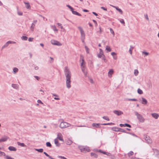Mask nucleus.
I'll return each instance as SVG.
<instances>
[{
  "mask_svg": "<svg viewBox=\"0 0 159 159\" xmlns=\"http://www.w3.org/2000/svg\"><path fill=\"white\" fill-rule=\"evenodd\" d=\"M101 124L99 123H93L92 124L93 126L97 128H100L101 127Z\"/></svg>",
  "mask_w": 159,
  "mask_h": 159,
  "instance_id": "f8f14e48",
  "label": "nucleus"
},
{
  "mask_svg": "<svg viewBox=\"0 0 159 159\" xmlns=\"http://www.w3.org/2000/svg\"><path fill=\"white\" fill-rule=\"evenodd\" d=\"M134 113L135 115L137 116L138 119L140 122L143 123L144 122L145 119L142 115L139 114L136 111H135Z\"/></svg>",
  "mask_w": 159,
  "mask_h": 159,
  "instance_id": "7ed1b4c3",
  "label": "nucleus"
},
{
  "mask_svg": "<svg viewBox=\"0 0 159 159\" xmlns=\"http://www.w3.org/2000/svg\"><path fill=\"white\" fill-rule=\"evenodd\" d=\"M142 53L144 54L145 56H148L149 54V53L146 52H143Z\"/></svg>",
  "mask_w": 159,
  "mask_h": 159,
  "instance_id": "8fccbe9b",
  "label": "nucleus"
},
{
  "mask_svg": "<svg viewBox=\"0 0 159 159\" xmlns=\"http://www.w3.org/2000/svg\"><path fill=\"white\" fill-rule=\"evenodd\" d=\"M91 156L93 157L97 158L98 157V155L96 153L93 152L91 153Z\"/></svg>",
  "mask_w": 159,
  "mask_h": 159,
  "instance_id": "393cba45",
  "label": "nucleus"
},
{
  "mask_svg": "<svg viewBox=\"0 0 159 159\" xmlns=\"http://www.w3.org/2000/svg\"><path fill=\"white\" fill-rule=\"evenodd\" d=\"M113 113L118 116L121 115L123 114V112L120 110H114L113 111Z\"/></svg>",
  "mask_w": 159,
  "mask_h": 159,
  "instance_id": "9d476101",
  "label": "nucleus"
},
{
  "mask_svg": "<svg viewBox=\"0 0 159 159\" xmlns=\"http://www.w3.org/2000/svg\"><path fill=\"white\" fill-rule=\"evenodd\" d=\"M18 69L16 67L14 68V69H13V71L15 73H16V72H17L18 71Z\"/></svg>",
  "mask_w": 159,
  "mask_h": 159,
  "instance_id": "c03bdc74",
  "label": "nucleus"
},
{
  "mask_svg": "<svg viewBox=\"0 0 159 159\" xmlns=\"http://www.w3.org/2000/svg\"><path fill=\"white\" fill-rule=\"evenodd\" d=\"M120 129V128H118L117 127H113L112 128V130L115 131H119Z\"/></svg>",
  "mask_w": 159,
  "mask_h": 159,
  "instance_id": "aec40b11",
  "label": "nucleus"
},
{
  "mask_svg": "<svg viewBox=\"0 0 159 159\" xmlns=\"http://www.w3.org/2000/svg\"><path fill=\"white\" fill-rule=\"evenodd\" d=\"M142 103L144 105H146L147 103V101L144 98H142Z\"/></svg>",
  "mask_w": 159,
  "mask_h": 159,
  "instance_id": "6ab92c4d",
  "label": "nucleus"
},
{
  "mask_svg": "<svg viewBox=\"0 0 159 159\" xmlns=\"http://www.w3.org/2000/svg\"><path fill=\"white\" fill-rule=\"evenodd\" d=\"M18 14L19 15V16H21L23 14V13L22 12H20V11H18Z\"/></svg>",
  "mask_w": 159,
  "mask_h": 159,
  "instance_id": "e2e57ef3",
  "label": "nucleus"
},
{
  "mask_svg": "<svg viewBox=\"0 0 159 159\" xmlns=\"http://www.w3.org/2000/svg\"><path fill=\"white\" fill-rule=\"evenodd\" d=\"M89 65H90V66L91 67H93V62L91 61L90 62V63H89Z\"/></svg>",
  "mask_w": 159,
  "mask_h": 159,
  "instance_id": "a18cd8bd",
  "label": "nucleus"
},
{
  "mask_svg": "<svg viewBox=\"0 0 159 159\" xmlns=\"http://www.w3.org/2000/svg\"><path fill=\"white\" fill-rule=\"evenodd\" d=\"M8 45L7 43H6L4 45H3L2 48V49L3 48L7 47Z\"/></svg>",
  "mask_w": 159,
  "mask_h": 159,
  "instance_id": "79ce46f5",
  "label": "nucleus"
},
{
  "mask_svg": "<svg viewBox=\"0 0 159 159\" xmlns=\"http://www.w3.org/2000/svg\"><path fill=\"white\" fill-rule=\"evenodd\" d=\"M89 81L92 84H93V79L91 78L89 79Z\"/></svg>",
  "mask_w": 159,
  "mask_h": 159,
  "instance_id": "338daca9",
  "label": "nucleus"
},
{
  "mask_svg": "<svg viewBox=\"0 0 159 159\" xmlns=\"http://www.w3.org/2000/svg\"><path fill=\"white\" fill-rule=\"evenodd\" d=\"M118 20H120V22L122 24H125V21L123 19H118Z\"/></svg>",
  "mask_w": 159,
  "mask_h": 159,
  "instance_id": "e433bc0d",
  "label": "nucleus"
},
{
  "mask_svg": "<svg viewBox=\"0 0 159 159\" xmlns=\"http://www.w3.org/2000/svg\"><path fill=\"white\" fill-rule=\"evenodd\" d=\"M8 149L11 151H16L17 150L13 146H10L8 148Z\"/></svg>",
  "mask_w": 159,
  "mask_h": 159,
  "instance_id": "4468645a",
  "label": "nucleus"
},
{
  "mask_svg": "<svg viewBox=\"0 0 159 159\" xmlns=\"http://www.w3.org/2000/svg\"><path fill=\"white\" fill-rule=\"evenodd\" d=\"M124 125H125V126H126V127H128L129 128H131V125L129 124H124Z\"/></svg>",
  "mask_w": 159,
  "mask_h": 159,
  "instance_id": "de8ad7c7",
  "label": "nucleus"
},
{
  "mask_svg": "<svg viewBox=\"0 0 159 159\" xmlns=\"http://www.w3.org/2000/svg\"><path fill=\"white\" fill-rule=\"evenodd\" d=\"M111 54L112 56H114V55H116V53H115V52H111Z\"/></svg>",
  "mask_w": 159,
  "mask_h": 159,
  "instance_id": "0e129e2a",
  "label": "nucleus"
},
{
  "mask_svg": "<svg viewBox=\"0 0 159 159\" xmlns=\"http://www.w3.org/2000/svg\"><path fill=\"white\" fill-rule=\"evenodd\" d=\"M51 43L52 44L58 46L61 45V44L59 42L54 40H52L51 41Z\"/></svg>",
  "mask_w": 159,
  "mask_h": 159,
  "instance_id": "1a4fd4ad",
  "label": "nucleus"
},
{
  "mask_svg": "<svg viewBox=\"0 0 159 159\" xmlns=\"http://www.w3.org/2000/svg\"><path fill=\"white\" fill-rule=\"evenodd\" d=\"M110 30L111 33L113 35H114L115 33L112 29H111V28H110Z\"/></svg>",
  "mask_w": 159,
  "mask_h": 159,
  "instance_id": "3c124183",
  "label": "nucleus"
},
{
  "mask_svg": "<svg viewBox=\"0 0 159 159\" xmlns=\"http://www.w3.org/2000/svg\"><path fill=\"white\" fill-rule=\"evenodd\" d=\"M17 144L19 146H20L23 147H26V145L24 144V143H20V142H17Z\"/></svg>",
  "mask_w": 159,
  "mask_h": 159,
  "instance_id": "4be33fe9",
  "label": "nucleus"
},
{
  "mask_svg": "<svg viewBox=\"0 0 159 159\" xmlns=\"http://www.w3.org/2000/svg\"><path fill=\"white\" fill-rule=\"evenodd\" d=\"M104 55L103 53V54H100V53L98 54V57L99 58H101L102 56H103Z\"/></svg>",
  "mask_w": 159,
  "mask_h": 159,
  "instance_id": "49530a36",
  "label": "nucleus"
},
{
  "mask_svg": "<svg viewBox=\"0 0 159 159\" xmlns=\"http://www.w3.org/2000/svg\"><path fill=\"white\" fill-rule=\"evenodd\" d=\"M85 39V38H81V41H82V42L83 43H84V39Z\"/></svg>",
  "mask_w": 159,
  "mask_h": 159,
  "instance_id": "774afa93",
  "label": "nucleus"
},
{
  "mask_svg": "<svg viewBox=\"0 0 159 159\" xmlns=\"http://www.w3.org/2000/svg\"><path fill=\"white\" fill-rule=\"evenodd\" d=\"M78 148L81 152L84 153L89 152L90 151L89 147L87 146H78Z\"/></svg>",
  "mask_w": 159,
  "mask_h": 159,
  "instance_id": "f03ea898",
  "label": "nucleus"
},
{
  "mask_svg": "<svg viewBox=\"0 0 159 159\" xmlns=\"http://www.w3.org/2000/svg\"><path fill=\"white\" fill-rule=\"evenodd\" d=\"M112 7L115 8L117 11L120 12L121 14H122L123 12L118 7L116 6H112Z\"/></svg>",
  "mask_w": 159,
  "mask_h": 159,
  "instance_id": "f3484780",
  "label": "nucleus"
},
{
  "mask_svg": "<svg viewBox=\"0 0 159 159\" xmlns=\"http://www.w3.org/2000/svg\"><path fill=\"white\" fill-rule=\"evenodd\" d=\"M85 49L86 52L87 53H89V48L86 46H85Z\"/></svg>",
  "mask_w": 159,
  "mask_h": 159,
  "instance_id": "c9c22d12",
  "label": "nucleus"
},
{
  "mask_svg": "<svg viewBox=\"0 0 159 159\" xmlns=\"http://www.w3.org/2000/svg\"><path fill=\"white\" fill-rule=\"evenodd\" d=\"M126 101H137V99L134 98H133V99H130V98H128L126 99Z\"/></svg>",
  "mask_w": 159,
  "mask_h": 159,
  "instance_id": "473e14b6",
  "label": "nucleus"
},
{
  "mask_svg": "<svg viewBox=\"0 0 159 159\" xmlns=\"http://www.w3.org/2000/svg\"><path fill=\"white\" fill-rule=\"evenodd\" d=\"M102 118L104 119V120H109V118L107 116H104L102 117Z\"/></svg>",
  "mask_w": 159,
  "mask_h": 159,
  "instance_id": "4c0bfd02",
  "label": "nucleus"
},
{
  "mask_svg": "<svg viewBox=\"0 0 159 159\" xmlns=\"http://www.w3.org/2000/svg\"><path fill=\"white\" fill-rule=\"evenodd\" d=\"M46 146L47 147H51V144L49 142H47L46 143Z\"/></svg>",
  "mask_w": 159,
  "mask_h": 159,
  "instance_id": "37998d69",
  "label": "nucleus"
},
{
  "mask_svg": "<svg viewBox=\"0 0 159 159\" xmlns=\"http://www.w3.org/2000/svg\"><path fill=\"white\" fill-rule=\"evenodd\" d=\"M137 92L139 94H142L143 93L142 90H137Z\"/></svg>",
  "mask_w": 159,
  "mask_h": 159,
  "instance_id": "5fc2aeb1",
  "label": "nucleus"
},
{
  "mask_svg": "<svg viewBox=\"0 0 159 159\" xmlns=\"http://www.w3.org/2000/svg\"><path fill=\"white\" fill-rule=\"evenodd\" d=\"M64 73L66 77V85L67 88H69L70 87L71 73L67 66L65 67Z\"/></svg>",
  "mask_w": 159,
  "mask_h": 159,
  "instance_id": "f257e3e1",
  "label": "nucleus"
},
{
  "mask_svg": "<svg viewBox=\"0 0 159 159\" xmlns=\"http://www.w3.org/2000/svg\"><path fill=\"white\" fill-rule=\"evenodd\" d=\"M5 158L6 159H14V158L11 157L8 155L6 156V157H5Z\"/></svg>",
  "mask_w": 159,
  "mask_h": 159,
  "instance_id": "72a5a7b5",
  "label": "nucleus"
},
{
  "mask_svg": "<svg viewBox=\"0 0 159 159\" xmlns=\"http://www.w3.org/2000/svg\"><path fill=\"white\" fill-rule=\"evenodd\" d=\"M144 16L145 19L147 20H149V18L148 16V15L147 14H146L144 15Z\"/></svg>",
  "mask_w": 159,
  "mask_h": 159,
  "instance_id": "6e6d98bb",
  "label": "nucleus"
},
{
  "mask_svg": "<svg viewBox=\"0 0 159 159\" xmlns=\"http://www.w3.org/2000/svg\"><path fill=\"white\" fill-rule=\"evenodd\" d=\"M152 116L155 119H157L159 117V115L156 113H153L151 114Z\"/></svg>",
  "mask_w": 159,
  "mask_h": 159,
  "instance_id": "dca6fc26",
  "label": "nucleus"
},
{
  "mask_svg": "<svg viewBox=\"0 0 159 159\" xmlns=\"http://www.w3.org/2000/svg\"><path fill=\"white\" fill-rule=\"evenodd\" d=\"M119 131L121 132H124V133H126V132L125 130L122 129H121V128H120V129Z\"/></svg>",
  "mask_w": 159,
  "mask_h": 159,
  "instance_id": "864d4df0",
  "label": "nucleus"
},
{
  "mask_svg": "<svg viewBox=\"0 0 159 159\" xmlns=\"http://www.w3.org/2000/svg\"><path fill=\"white\" fill-rule=\"evenodd\" d=\"M57 138L60 140L63 141V139L62 138V135L61 133H59L57 134Z\"/></svg>",
  "mask_w": 159,
  "mask_h": 159,
  "instance_id": "ddd939ff",
  "label": "nucleus"
},
{
  "mask_svg": "<svg viewBox=\"0 0 159 159\" xmlns=\"http://www.w3.org/2000/svg\"><path fill=\"white\" fill-rule=\"evenodd\" d=\"M154 154L157 157L159 158V151L156 149H152Z\"/></svg>",
  "mask_w": 159,
  "mask_h": 159,
  "instance_id": "6e6552de",
  "label": "nucleus"
},
{
  "mask_svg": "<svg viewBox=\"0 0 159 159\" xmlns=\"http://www.w3.org/2000/svg\"><path fill=\"white\" fill-rule=\"evenodd\" d=\"M37 102H38V103H41V104H43V102H42V101L40 100H37Z\"/></svg>",
  "mask_w": 159,
  "mask_h": 159,
  "instance_id": "69168bd1",
  "label": "nucleus"
},
{
  "mask_svg": "<svg viewBox=\"0 0 159 159\" xmlns=\"http://www.w3.org/2000/svg\"><path fill=\"white\" fill-rule=\"evenodd\" d=\"M80 61L82 60V62L81 63V66H85V62L84 60V58L83 56L81 55H80Z\"/></svg>",
  "mask_w": 159,
  "mask_h": 159,
  "instance_id": "0eeeda50",
  "label": "nucleus"
},
{
  "mask_svg": "<svg viewBox=\"0 0 159 159\" xmlns=\"http://www.w3.org/2000/svg\"><path fill=\"white\" fill-rule=\"evenodd\" d=\"M18 85L17 84H12V86L15 89H18Z\"/></svg>",
  "mask_w": 159,
  "mask_h": 159,
  "instance_id": "b1692460",
  "label": "nucleus"
},
{
  "mask_svg": "<svg viewBox=\"0 0 159 159\" xmlns=\"http://www.w3.org/2000/svg\"><path fill=\"white\" fill-rule=\"evenodd\" d=\"M71 125L69 123L66 122L62 121L60 123L59 125V127L61 129H64L70 126Z\"/></svg>",
  "mask_w": 159,
  "mask_h": 159,
  "instance_id": "20e7f679",
  "label": "nucleus"
},
{
  "mask_svg": "<svg viewBox=\"0 0 159 159\" xmlns=\"http://www.w3.org/2000/svg\"><path fill=\"white\" fill-rule=\"evenodd\" d=\"M51 28L52 29H53V30L54 31H57V32L58 30L57 29L56 26L55 25H52L51 26Z\"/></svg>",
  "mask_w": 159,
  "mask_h": 159,
  "instance_id": "cd10ccee",
  "label": "nucleus"
},
{
  "mask_svg": "<svg viewBox=\"0 0 159 159\" xmlns=\"http://www.w3.org/2000/svg\"><path fill=\"white\" fill-rule=\"evenodd\" d=\"M76 127H86V126L85 125H80L75 126Z\"/></svg>",
  "mask_w": 159,
  "mask_h": 159,
  "instance_id": "4d7b16f0",
  "label": "nucleus"
},
{
  "mask_svg": "<svg viewBox=\"0 0 159 159\" xmlns=\"http://www.w3.org/2000/svg\"><path fill=\"white\" fill-rule=\"evenodd\" d=\"M2 142L6 141L8 139V137L7 136H4L2 138Z\"/></svg>",
  "mask_w": 159,
  "mask_h": 159,
  "instance_id": "412c9836",
  "label": "nucleus"
},
{
  "mask_svg": "<svg viewBox=\"0 0 159 159\" xmlns=\"http://www.w3.org/2000/svg\"><path fill=\"white\" fill-rule=\"evenodd\" d=\"M144 138L147 143L148 144H151L152 143V141L148 136L144 135Z\"/></svg>",
  "mask_w": 159,
  "mask_h": 159,
  "instance_id": "39448f33",
  "label": "nucleus"
},
{
  "mask_svg": "<svg viewBox=\"0 0 159 159\" xmlns=\"http://www.w3.org/2000/svg\"><path fill=\"white\" fill-rule=\"evenodd\" d=\"M99 50H100L99 53H100V54H103V51L102 49L100 48Z\"/></svg>",
  "mask_w": 159,
  "mask_h": 159,
  "instance_id": "bf43d9fd",
  "label": "nucleus"
},
{
  "mask_svg": "<svg viewBox=\"0 0 159 159\" xmlns=\"http://www.w3.org/2000/svg\"><path fill=\"white\" fill-rule=\"evenodd\" d=\"M78 28L80 32L81 38H85V34L82 28L80 26H79Z\"/></svg>",
  "mask_w": 159,
  "mask_h": 159,
  "instance_id": "423d86ee",
  "label": "nucleus"
},
{
  "mask_svg": "<svg viewBox=\"0 0 159 159\" xmlns=\"http://www.w3.org/2000/svg\"><path fill=\"white\" fill-rule=\"evenodd\" d=\"M81 66L82 71L83 72H84V71H85V66Z\"/></svg>",
  "mask_w": 159,
  "mask_h": 159,
  "instance_id": "ea45409f",
  "label": "nucleus"
},
{
  "mask_svg": "<svg viewBox=\"0 0 159 159\" xmlns=\"http://www.w3.org/2000/svg\"><path fill=\"white\" fill-rule=\"evenodd\" d=\"M133 152L131 151L128 153V156L130 157V156L133 155Z\"/></svg>",
  "mask_w": 159,
  "mask_h": 159,
  "instance_id": "58836bf2",
  "label": "nucleus"
},
{
  "mask_svg": "<svg viewBox=\"0 0 159 159\" xmlns=\"http://www.w3.org/2000/svg\"><path fill=\"white\" fill-rule=\"evenodd\" d=\"M21 38L22 40L26 41L27 40L28 37L27 36H23L21 37Z\"/></svg>",
  "mask_w": 159,
  "mask_h": 159,
  "instance_id": "7c9ffc66",
  "label": "nucleus"
},
{
  "mask_svg": "<svg viewBox=\"0 0 159 159\" xmlns=\"http://www.w3.org/2000/svg\"><path fill=\"white\" fill-rule=\"evenodd\" d=\"M33 39H34L33 38H29V39H28V41L29 42H31L33 41Z\"/></svg>",
  "mask_w": 159,
  "mask_h": 159,
  "instance_id": "680f3d73",
  "label": "nucleus"
},
{
  "mask_svg": "<svg viewBox=\"0 0 159 159\" xmlns=\"http://www.w3.org/2000/svg\"><path fill=\"white\" fill-rule=\"evenodd\" d=\"M35 150L40 152H43V149L42 148H40L39 149H35Z\"/></svg>",
  "mask_w": 159,
  "mask_h": 159,
  "instance_id": "c756f323",
  "label": "nucleus"
},
{
  "mask_svg": "<svg viewBox=\"0 0 159 159\" xmlns=\"http://www.w3.org/2000/svg\"><path fill=\"white\" fill-rule=\"evenodd\" d=\"M7 43L8 44H9L10 43H15V42H14L11 41H9L7 42Z\"/></svg>",
  "mask_w": 159,
  "mask_h": 159,
  "instance_id": "13d9d810",
  "label": "nucleus"
},
{
  "mask_svg": "<svg viewBox=\"0 0 159 159\" xmlns=\"http://www.w3.org/2000/svg\"><path fill=\"white\" fill-rule=\"evenodd\" d=\"M54 143L57 146L59 147L60 145V143H58V141L57 139H55Z\"/></svg>",
  "mask_w": 159,
  "mask_h": 159,
  "instance_id": "a211bd4d",
  "label": "nucleus"
},
{
  "mask_svg": "<svg viewBox=\"0 0 159 159\" xmlns=\"http://www.w3.org/2000/svg\"><path fill=\"white\" fill-rule=\"evenodd\" d=\"M139 73V71L138 70H134V74L135 76H137L138 75V74Z\"/></svg>",
  "mask_w": 159,
  "mask_h": 159,
  "instance_id": "f704fd0d",
  "label": "nucleus"
},
{
  "mask_svg": "<svg viewBox=\"0 0 159 159\" xmlns=\"http://www.w3.org/2000/svg\"><path fill=\"white\" fill-rule=\"evenodd\" d=\"M73 14L75 15L79 16H81V14L79 13V12L76 11H73Z\"/></svg>",
  "mask_w": 159,
  "mask_h": 159,
  "instance_id": "5701e85b",
  "label": "nucleus"
},
{
  "mask_svg": "<svg viewBox=\"0 0 159 159\" xmlns=\"http://www.w3.org/2000/svg\"><path fill=\"white\" fill-rule=\"evenodd\" d=\"M57 157L60 158H61L62 159H67L65 157L61 156H58Z\"/></svg>",
  "mask_w": 159,
  "mask_h": 159,
  "instance_id": "09e8293b",
  "label": "nucleus"
},
{
  "mask_svg": "<svg viewBox=\"0 0 159 159\" xmlns=\"http://www.w3.org/2000/svg\"><path fill=\"white\" fill-rule=\"evenodd\" d=\"M24 3L25 5V7L27 9H30L31 7L29 2H24Z\"/></svg>",
  "mask_w": 159,
  "mask_h": 159,
  "instance_id": "2eb2a0df",
  "label": "nucleus"
},
{
  "mask_svg": "<svg viewBox=\"0 0 159 159\" xmlns=\"http://www.w3.org/2000/svg\"><path fill=\"white\" fill-rule=\"evenodd\" d=\"M106 49L108 52H110L111 50V48H110V47L109 46H106Z\"/></svg>",
  "mask_w": 159,
  "mask_h": 159,
  "instance_id": "c85d7f7f",
  "label": "nucleus"
},
{
  "mask_svg": "<svg viewBox=\"0 0 159 159\" xmlns=\"http://www.w3.org/2000/svg\"><path fill=\"white\" fill-rule=\"evenodd\" d=\"M114 72L113 70L112 69H111L109 70L108 73V75L109 77L112 76V75Z\"/></svg>",
  "mask_w": 159,
  "mask_h": 159,
  "instance_id": "9b49d317",
  "label": "nucleus"
},
{
  "mask_svg": "<svg viewBox=\"0 0 159 159\" xmlns=\"http://www.w3.org/2000/svg\"><path fill=\"white\" fill-rule=\"evenodd\" d=\"M43 153L47 157H48L50 159H54V158H52L51 156L48 155L46 152H44Z\"/></svg>",
  "mask_w": 159,
  "mask_h": 159,
  "instance_id": "bb28decb",
  "label": "nucleus"
},
{
  "mask_svg": "<svg viewBox=\"0 0 159 159\" xmlns=\"http://www.w3.org/2000/svg\"><path fill=\"white\" fill-rule=\"evenodd\" d=\"M102 59L103 60H104V61L105 62H106L107 61V60L106 59V57L104 55L103 56V57H102Z\"/></svg>",
  "mask_w": 159,
  "mask_h": 159,
  "instance_id": "a19ab883",
  "label": "nucleus"
},
{
  "mask_svg": "<svg viewBox=\"0 0 159 159\" xmlns=\"http://www.w3.org/2000/svg\"><path fill=\"white\" fill-rule=\"evenodd\" d=\"M101 8L105 11H107V8H105L104 7H101Z\"/></svg>",
  "mask_w": 159,
  "mask_h": 159,
  "instance_id": "052dcab7",
  "label": "nucleus"
},
{
  "mask_svg": "<svg viewBox=\"0 0 159 159\" xmlns=\"http://www.w3.org/2000/svg\"><path fill=\"white\" fill-rule=\"evenodd\" d=\"M2 156H4L5 157H6V156L7 155H6V154L5 153V152L0 151V157Z\"/></svg>",
  "mask_w": 159,
  "mask_h": 159,
  "instance_id": "2f4dec72",
  "label": "nucleus"
},
{
  "mask_svg": "<svg viewBox=\"0 0 159 159\" xmlns=\"http://www.w3.org/2000/svg\"><path fill=\"white\" fill-rule=\"evenodd\" d=\"M35 26V24L34 23H33L32 24L31 26L30 27V29L31 30L33 31Z\"/></svg>",
  "mask_w": 159,
  "mask_h": 159,
  "instance_id": "a878e982",
  "label": "nucleus"
},
{
  "mask_svg": "<svg viewBox=\"0 0 159 159\" xmlns=\"http://www.w3.org/2000/svg\"><path fill=\"white\" fill-rule=\"evenodd\" d=\"M50 58L51 59V61H49V62L50 63H52L53 62V60H54V59L53 58L51 57H50Z\"/></svg>",
  "mask_w": 159,
  "mask_h": 159,
  "instance_id": "603ef678",
  "label": "nucleus"
}]
</instances>
